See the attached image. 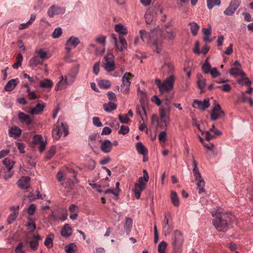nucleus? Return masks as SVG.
I'll return each mask as SVG.
<instances>
[{
	"label": "nucleus",
	"instance_id": "nucleus-1",
	"mask_svg": "<svg viewBox=\"0 0 253 253\" xmlns=\"http://www.w3.org/2000/svg\"><path fill=\"white\" fill-rule=\"evenodd\" d=\"M211 215L214 217L212 220V223L218 231L224 232V229L228 225V222L231 219V214L228 213H221L218 211H212Z\"/></svg>",
	"mask_w": 253,
	"mask_h": 253
},
{
	"label": "nucleus",
	"instance_id": "nucleus-2",
	"mask_svg": "<svg viewBox=\"0 0 253 253\" xmlns=\"http://www.w3.org/2000/svg\"><path fill=\"white\" fill-rule=\"evenodd\" d=\"M173 94L169 93L166 95L165 99L162 101L164 104L159 109L160 116L161 121L165 124V128L166 129L168 124L169 123V115L170 112L171 107L170 106V100L173 98Z\"/></svg>",
	"mask_w": 253,
	"mask_h": 253
},
{
	"label": "nucleus",
	"instance_id": "nucleus-3",
	"mask_svg": "<svg viewBox=\"0 0 253 253\" xmlns=\"http://www.w3.org/2000/svg\"><path fill=\"white\" fill-rule=\"evenodd\" d=\"M175 79L173 75H170L163 82H162L161 80L159 79H155V83L158 86L161 95L165 94L166 93L169 94L173 89Z\"/></svg>",
	"mask_w": 253,
	"mask_h": 253
},
{
	"label": "nucleus",
	"instance_id": "nucleus-4",
	"mask_svg": "<svg viewBox=\"0 0 253 253\" xmlns=\"http://www.w3.org/2000/svg\"><path fill=\"white\" fill-rule=\"evenodd\" d=\"M184 240V237L181 232L176 230L173 232L171 245L175 253H182Z\"/></svg>",
	"mask_w": 253,
	"mask_h": 253
},
{
	"label": "nucleus",
	"instance_id": "nucleus-5",
	"mask_svg": "<svg viewBox=\"0 0 253 253\" xmlns=\"http://www.w3.org/2000/svg\"><path fill=\"white\" fill-rule=\"evenodd\" d=\"M114 56L112 53H108L104 57L105 63H104V68L105 70L111 72L113 71L115 69V64L114 63Z\"/></svg>",
	"mask_w": 253,
	"mask_h": 253
},
{
	"label": "nucleus",
	"instance_id": "nucleus-6",
	"mask_svg": "<svg viewBox=\"0 0 253 253\" xmlns=\"http://www.w3.org/2000/svg\"><path fill=\"white\" fill-rule=\"evenodd\" d=\"M225 115L224 112L221 110V107L218 103L215 104L214 107L211 110V119L214 121L220 118L223 117Z\"/></svg>",
	"mask_w": 253,
	"mask_h": 253
},
{
	"label": "nucleus",
	"instance_id": "nucleus-7",
	"mask_svg": "<svg viewBox=\"0 0 253 253\" xmlns=\"http://www.w3.org/2000/svg\"><path fill=\"white\" fill-rule=\"evenodd\" d=\"M145 18L147 24H151L153 25V28H150L152 33L158 30L159 26L156 24V17L151 12L147 11L145 14Z\"/></svg>",
	"mask_w": 253,
	"mask_h": 253
},
{
	"label": "nucleus",
	"instance_id": "nucleus-8",
	"mask_svg": "<svg viewBox=\"0 0 253 253\" xmlns=\"http://www.w3.org/2000/svg\"><path fill=\"white\" fill-rule=\"evenodd\" d=\"M65 8L53 5L49 8L47 14L50 18H53L55 15L63 14L65 12Z\"/></svg>",
	"mask_w": 253,
	"mask_h": 253
},
{
	"label": "nucleus",
	"instance_id": "nucleus-9",
	"mask_svg": "<svg viewBox=\"0 0 253 253\" xmlns=\"http://www.w3.org/2000/svg\"><path fill=\"white\" fill-rule=\"evenodd\" d=\"M240 5V1L239 0H231L228 6L224 11V14L228 16L232 15L235 13Z\"/></svg>",
	"mask_w": 253,
	"mask_h": 253
},
{
	"label": "nucleus",
	"instance_id": "nucleus-10",
	"mask_svg": "<svg viewBox=\"0 0 253 253\" xmlns=\"http://www.w3.org/2000/svg\"><path fill=\"white\" fill-rule=\"evenodd\" d=\"M192 106L194 108L201 111H205L210 106V100L209 98H206L202 101L198 99H195L193 102Z\"/></svg>",
	"mask_w": 253,
	"mask_h": 253
},
{
	"label": "nucleus",
	"instance_id": "nucleus-11",
	"mask_svg": "<svg viewBox=\"0 0 253 253\" xmlns=\"http://www.w3.org/2000/svg\"><path fill=\"white\" fill-rule=\"evenodd\" d=\"M160 36L164 40L172 41L175 39V34L172 29H162L160 31Z\"/></svg>",
	"mask_w": 253,
	"mask_h": 253
},
{
	"label": "nucleus",
	"instance_id": "nucleus-12",
	"mask_svg": "<svg viewBox=\"0 0 253 253\" xmlns=\"http://www.w3.org/2000/svg\"><path fill=\"white\" fill-rule=\"evenodd\" d=\"M30 178L29 176H23L17 181L19 187L22 189H28L30 187Z\"/></svg>",
	"mask_w": 253,
	"mask_h": 253
},
{
	"label": "nucleus",
	"instance_id": "nucleus-13",
	"mask_svg": "<svg viewBox=\"0 0 253 253\" xmlns=\"http://www.w3.org/2000/svg\"><path fill=\"white\" fill-rule=\"evenodd\" d=\"M18 118L21 123L29 126L32 124V120L30 117L23 112H20L18 114Z\"/></svg>",
	"mask_w": 253,
	"mask_h": 253
},
{
	"label": "nucleus",
	"instance_id": "nucleus-14",
	"mask_svg": "<svg viewBox=\"0 0 253 253\" xmlns=\"http://www.w3.org/2000/svg\"><path fill=\"white\" fill-rule=\"evenodd\" d=\"M100 148L104 153H108L112 149V143L109 140L105 139L102 142Z\"/></svg>",
	"mask_w": 253,
	"mask_h": 253
},
{
	"label": "nucleus",
	"instance_id": "nucleus-15",
	"mask_svg": "<svg viewBox=\"0 0 253 253\" xmlns=\"http://www.w3.org/2000/svg\"><path fill=\"white\" fill-rule=\"evenodd\" d=\"M43 60L36 54H34V56L29 60V64L32 68L37 67L39 64H42Z\"/></svg>",
	"mask_w": 253,
	"mask_h": 253
},
{
	"label": "nucleus",
	"instance_id": "nucleus-16",
	"mask_svg": "<svg viewBox=\"0 0 253 253\" xmlns=\"http://www.w3.org/2000/svg\"><path fill=\"white\" fill-rule=\"evenodd\" d=\"M41 240V238L40 235H34L33 238V240L29 241V243L31 248L33 251H36L39 245V241Z\"/></svg>",
	"mask_w": 253,
	"mask_h": 253
},
{
	"label": "nucleus",
	"instance_id": "nucleus-17",
	"mask_svg": "<svg viewBox=\"0 0 253 253\" xmlns=\"http://www.w3.org/2000/svg\"><path fill=\"white\" fill-rule=\"evenodd\" d=\"M97 136V133H93L90 135L88 138V145L92 151H94V149L97 147L96 141Z\"/></svg>",
	"mask_w": 253,
	"mask_h": 253
},
{
	"label": "nucleus",
	"instance_id": "nucleus-18",
	"mask_svg": "<svg viewBox=\"0 0 253 253\" xmlns=\"http://www.w3.org/2000/svg\"><path fill=\"white\" fill-rule=\"evenodd\" d=\"M60 124L58 121L56 124H54L52 128V136L55 139H58L61 137V128L59 127Z\"/></svg>",
	"mask_w": 253,
	"mask_h": 253
},
{
	"label": "nucleus",
	"instance_id": "nucleus-19",
	"mask_svg": "<svg viewBox=\"0 0 253 253\" xmlns=\"http://www.w3.org/2000/svg\"><path fill=\"white\" fill-rule=\"evenodd\" d=\"M163 69L165 74L173 75L174 71V65L170 62H165L163 65Z\"/></svg>",
	"mask_w": 253,
	"mask_h": 253
},
{
	"label": "nucleus",
	"instance_id": "nucleus-20",
	"mask_svg": "<svg viewBox=\"0 0 253 253\" xmlns=\"http://www.w3.org/2000/svg\"><path fill=\"white\" fill-rule=\"evenodd\" d=\"M62 236L68 238L72 234V228L69 224H65L60 231Z\"/></svg>",
	"mask_w": 253,
	"mask_h": 253
},
{
	"label": "nucleus",
	"instance_id": "nucleus-21",
	"mask_svg": "<svg viewBox=\"0 0 253 253\" xmlns=\"http://www.w3.org/2000/svg\"><path fill=\"white\" fill-rule=\"evenodd\" d=\"M202 32L204 35L203 40L207 42H211L212 41V39H210L211 33V26L209 25L208 28H203Z\"/></svg>",
	"mask_w": 253,
	"mask_h": 253
},
{
	"label": "nucleus",
	"instance_id": "nucleus-22",
	"mask_svg": "<svg viewBox=\"0 0 253 253\" xmlns=\"http://www.w3.org/2000/svg\"><path fill=\"white\" fill-rule=\"evenodd\" d=\"M17 79H15L9 81L4 87V90L8 92L13 90L17 84Z\"/></svg>",
	"mask_w": 253,
	"mask_h": 253
},
{
	"label": "nucleus",
	"instance_id": "nucleus-23",
	"mask_svg": "<svg viewBox=\"0 0 253 253\" xmlns=\"http://www.w3.org/2000/svg\"><path fill=\"white\" fill-rule=\"evenodd\" d=\"M45 106L43 104L38 103L35 107L33 108L30 113L32 115L41 114L43 111Z\"/></svg>",
	"mask_w": 253,
	"mask_h": 253
},
{
	"label": "nucleus",
	"instance_id": "nucleus-24",
	"mask_svg": "<svg viewBox=\"0 0 253 253\" xmlns=\"http://www.w3.org/2000/svg\"><path fill=\"white\" fill-rule=\"evenodd\" d=\"M145 189V186L140 185V184H135L134 188L132 189V191L134 192L135 197L137 199L140 198L141 192Z\"/></svg>",
	"mask_w": 253,
	"mask_h": 253
},
{
	"label": "nucleus",
	"instance_id": "nucleus-25",
	"mask_svg": "<svg viewBox=\"0 0 253 253\" xmlns=\"http://www.w3.org/2000/svg\"><path fill=\"white\" fill-rule=\"evenodd\" d=\"M21 129L16 126H12L9 130V135L10 137L17 138L21 135Z\"/></svg>",
	"mask_w": 253,
	"mask_h": 253
},
{
	"label": "nucleus",
	"instance_id": "nucleus-26",
	"mask_svg": "<svg viewBox=\"0 0 253 253\" xmlns=\"http://www.w3.org/2000/svg\"><path fill=\"white\" fill-rule=\"evenodd\" d=\"M136 148L139 154L142 155L143 156L147 155L148 150L142 142H137L136 144Z\"/></svg>",
	"mask_w": 253,
	"mask_h": 253
},
{
	"label": "nucleus",
	"instance_id": "nucleus-27",
	"mask_svg": "<svg viewBox=\"0 0 253 253\" xmlns=\"http://www.w3.org/2000/svg\"><path fill=\"white\" fill-rule=\"evenodd\" d=\"M133 77V75H132L130 73H127L126 72L124 74L122 78V84H123L124 86H126L130 85V79H132Z\"/></svg>",
	"mask_w": 253,
	"mask_h": 253
},
{
	"label": "nucleus",
	"instance_id": "nucleus-28",
	"mask_svg": "<svg viewBox=\"0 0 253 253\" xmlns=\"http://www.w3.org/2000/svg\"><path fill=\"white\" fill-rule=\"evenodd\" d=\"M198 80L197 84L198 88L201 90V93L203 92V89L206 86V79L203 78L201 74L197 75Z\"/></svg>",
	"mask_w": 253,
	"mask_h": 253
},
{
	"label": "nucleus",
	"instance_id": "nucleus-29",
	"mask_svg": "<svg viewBox=\"0 0 253 253\" xmlns=\"http://www.w3.org/2000/svg\"><path fill=\"white\" fill-rule=\"evenodd\" d=\"M115 30L120 35L122 36L126 35L127 34V30L126 28L124 26L119 23L115 25Z\"/></svg>",
	"mask_w": 253,
	"mask_h": 253
},
{
	"label": "nucleus",
	"instance_id": "nucleus-30",
	"mask_svg": "<svg viewBox=\"0 0 253 253\" xmlns=\"http://www.w3.org/2000/svg\"><path fill=\"white\" fill-rule=\"evenodd\" d=\"M54 238V234L53 233H50L49 235H48L44 241V245L47 248H51L53 246V241Z\"/></svg>",
	"mask_w": 253,
	"mask_h": 253
},
{
	"label": "nucleus",
	"instance_id": "nucleus-31",
	"mask_svg": "<svg viewBox=\"0 0 253 253\" xmlns=\"http://www.w3.org/2000/svg\"><path fill=\"white\" fill-rule=\"evenodd\" d=\"M151 47L154 52L157 53H160L162 49V42L155 41L152 43Z\"/></svg>",
	"mask_w": 253,
	"mask_h": 253
},
{
	"label": "nucleus",
	"instance_id": "nucleus-32",
	"mask_svg": "<svg viewBox=\"0 0 253 253\" xmlns=\"http://www.w3.org/2000/svg\"><path fill=\"white\" fill-rule=\"evenodd\" d=\"M164 228L165 229V235H169L172 230V227L169 225V219L167 217L166 215H165V218L164 220Z\"/></svg>",
	"mask_w": 253,
	"mask_h": 253
},
{
	"label": "nucleus",
	"instance_id": "nucleus-33",
	"mask_svg": "<svg viewBox=\"0 0 253 253\" xmlns=\"http://www.w3.org/2000/svg\"><path fill=\"white\" fill-rule=\"evenodd\" d=\"M117 105L116 103L112 102H109L107 103H105L103 104V108L104 110L106 112H110L113 110L116 109Z\"/></svg>",
	"mask_w": 253,
	"mask_h": 253
},
{
	"label": "nucleus",
	"instance_id": "nucleus-34",
	"mask_svg": "<svg viewBox=\"0 0 253 253\" xmlns=\"http://www.w3.org/2000/svg\"><path fill=\"white\" fill-rule=\"evenodd\" d=\"M53 82L51 80L45 79L40 83V86L42 88H50L53 86Z\"/></svg>",
	"mask_w": 253,
	"mask_h": 253
},
{
	"label": "nucleus",
	"instance_id": "nucleus-35",
	"mask_svg": "<svg viewBox=\"0 0 253 253\" xmlns=\"http://www.w3.org/2000/svg\"><path fill=\"white\" fill-rule=\"evenodd\" d=\"M170 200L172 204L175 207H178L179 205V199L176 192L172 191L170 194Z\"/></svg>",
	"mask_w": 253,
	"mask_h": 253
},
{
	"label": "nucleus",
	"instance_id": "nucleus-36",
	"mask_svg": "<svg viewBox=\"0 0 253 253\" xmlns=\"http://www.w3.org/2000/svg\"><path fill=\"white\" fill-rule=\"evenodd\" d=\"M132 219L128 217H126V223L124 225V228L127 233H128L132 228Z\"/></svg>",
	"mask_w": 253,
	"mask_h": 253
},
{
	"label": "nucleus",
	"instance_id": "nucleus-37",
	"mask_svg": "<svg viewBox=\"0 0 253 253\" xmlns=\"http://www.w3.org/2000/svg\"><path fill=\"white\" fill-rule=\"evenodd\" d=\"M56 147L54 145H52L49 150L47 151L46 156L45 157V161L50 160L55 154Z\"/></svg>",
	"mask_w": 253,
	"mask_h": 253
},
{
	"label": "nucleus",
	"instance_id": "nucleus-38",
	"mask_svg": "<svg viewBox=\"0 0 253 253\" xmlns=\"http://www.w3.org/2000/svg\"><path fill=\"white\" fill-rule=\"evenodd\" d=\"M190 26V31L193 36H196L200 27L197 23L195 22L189 23L188 24Z\"/></svg>",
	"mask_w": 253,
	"mask_h": 253
},
{
	"label": "nucleus",
	"instance_id": "nucleus-39",
	"mask_svg": "<svg viewBox=\"0 0 253 253\" xmlns=\"http://www.w3.org/2000/svg\"><path fill=\"white\" fill-rule=\"evenodd\" d=\"M197 181L196 185L197 186V188L199 189V193L201 194L205 191V189L204 188L205 182L203 178L199 179Z\"/></svg>",
	"mask_w": 253,
	"mask_h": 253
},
{
	"label": "nucleus",
	"instance_id": "nucleus-40",
	"mask_svg": "<svg viewBox=\"0 0 253 253\" xmlns=\"http://www.w3.org/2000/svg\"><path fill=\"white\" fill-rule=\"evenodd\" d=\"M80 42L78 38L71 37L66 42V45L70 44L74 47H75Z\"/></svg>",
	"mask_w": 253,
	"mask_h": 253
},
{
	"label": "nucleus",
	"instance_id": "nucleus-41",
	"mask_svg": "<svg viewBox=\"0 0 253 253\" xmlns=\"http://www.w3.org/2000/svg\"><path fill=\"white\" fill-rule=\"evenodd\" d=\"M202 68L204 73L208 74L210 73L212 68L211 64L209 63L208 61V58H207L205 60L203 65H202Z\"/></svg>",
	"mask_w": 253,
	"mask_h": 253
},
{
	"label": "nucleus",
	"instance_id": "nucleus-42",
	"mask_svg": "<svg viewBox=\"0 0 253 253\" xmlns=\"http://www.w3.org/2000/svg\"><path fill=\"white\" fill-rule=\"evenodd\" d=\"M35 53L37 54V55H38L43 61L45 59L48 58L49 57L47 56V52L44 51L42 49L36 50L35 52Z\"/></svg>",
	"mask_w": 253,
	"mask_h": 253
},
{
	"label": "nucleus",
	"instance_id": "nucleus-43",
	"mask_svg": "<svg viewBox=\"0 0 253 253\" xmlns=\"http://www.w3.org/2000/svg\"><path fill=\"white\" fill-rule=\"evenodd\" d=\"M207 6L209 9H211L215 5L218 6L221 3L220 0H207Z\"/></svg>",
	"mask_w": 253,
	"mask_h": 253
},
{
	"label": "nucleus",
	"instance_id": "nucleus-44",
	"mask_svg": "<svg viewBox=\"0 0 253 253\" xmlns=\"http://www.w3.org/2000/svg\"><path fill=\"white\" fill-rule=\"evenodd\" d=\"M2 163L9 171L12 169L15 162L14 161H10L8 158H5L3 160Z\"/></svg>",
	"mask_w": 253,
	"mask_h": 253
},
{
	"label": "nucleus",
	"instance_id": "nucleus-45",
	"mask_svg": "<svg viewBox=\"0 0 253 253\" xmlns=\"http://www.w3.org/2000/svg\"><path fill=\"white\" fill-rule=\"evenodd\" d=\"M119 40L121 44V46L120 48L119 47L117 51L120 50L122 51L124 49L126 48L127 46V42L126 39L122 36H119Z\"/></svg>",
	"mask_w": 253,
	"mask_h": 253
},
{
	"label": "nucleus",
	"instance_id": "nucleus-46",
	"mask_svg": "<svg viewBox=\"0 0 253 253\" xmlns=\"http://www.w3.org/2000/svg\"><path fill=\"white\" fill-rule=\"evenodd\" d=\"M98 85L101 88L107 89L110 87L111 84L108 80H102L98 83Z\"/></svg>",
	"mask_w": 253,
	"mask_h": 253
},
{
	"label": "nucleus",
	"instance_id": "nucleus-47",
	"mask_svg": "<svg viewBox=\"0 0 253 253\" xmlns=\"http://www.w3.org/2000/svg\"><path fill=\"white\" fill-rule=\"evenodd\" d=\"M167 246L168 244L166 242H161L158 247V251L159 253H166L165 251Z\"/></svg>",
	"mask_w": 253,
	"mask_h": 253
},
{
	"label": "nucleus",
	"instance_id": "nucleus-48",
	"mask_svg": "<svg viewBox=\"0 0 253 253\" xmlns=\"http://www.w3.org/2000/svg\"><path fill=\"white\" fill-rule=\"evenodd\" d=\"M76 247L75 243H71L65 247V251L66 253H74L75 252L74 249Z\"/></svg>",
	"mask_w": 253,
	"mask_h": 253
},
{
	"label": "nucleus",
	"instance_id": "nucleus-49",
	"mask_svg": "<svg viewBox=\"0 0 253 253\" xmlns=\"http://www.w3.org/2000/svg\"><path fill=\"white\" fill-rule=\"evenodd\" d=\"M62 34V30L60 27L56 28L54 29L52 34V37L54 39L59 38Z\"/></svg>",
	"mask_w": 253,
	"mask_h": 253
},
{
	"label": "nucleus",
	"instance_id": "nucleus-50",
	"mask_svg": "<svg viewBox=\"0 0 253 253\" xmlns=\"http://www.w3.org/2000/svg\"><path fill=\"white\" fill-rule=\"evenodd\" d=\"M139 34L140 38L143 42L149 40L150 34L146 31L144 30H141L139 31Z\"/></svg>",
	"mask_w": 253,
	"mask_h": 253
},
{
	"label": "nucleus",
	"instance_id": "nucleus-51",
	"mask_svg": "<svg viewBox=\"0 0 253 253\" xmlns=\"http://www.w3.org/2000/svg\"><path fill=\"white\" fill-rule=\"evenodd\" d=\"M136 112L137 115L140 116L142 114H146V110L143 105H137L136 107Z\"/></svg>",
	"mask_w": 253,
	"mask_h": 253
},
{
	"label": "nucleus",
	"instance_id": "nucleus-52",
	"mask_svg": "<svg viewBox=\"0 0 253 253\" xmlns=\"http://www.w3.org/2000/svg\"><path fill=\"white\" fill-rule=\"evenodd\" d=\"M238 83L241 85L245 84L247 86H250L252 84L251 81L249 78L247 77H244L238 81Z\"/></svg>",
	"mask_w": 253,
	"mask_h": 253
},
{
	"label": "nucleus",
	"instance_id": "nucleus-53",
	"mask_svg": "<svg viewBox=\"0 0 253 253\" xmlns=\"http://www.w3.org/2000/svg\"><path fill=\"white\" fill-rule=\"evenodd\" d=\"M18 213V212H13L9 215L7 219V223L8 224H11L15 220Z\"/></svg>",
	"mask_w": 253,
	"mask_h": 253
},
{
	"label": "nucleus",
	"instance_id": "nucleus-54",
	"mask_svg": "<svg viewBox=\"0 0 253 253\" xmlns=\"http://www.w3.org/2000/svg\"><path fill=\"white\" fill-rule=\"evenodd\" d=\"M119 119L122 124H127L130 121V119L128 118L126 114L119 115Z\"/></svg>",
	"mask_w": 253,
	"mask_h": 253
},
{
	"label": "nucleus",
	"instance_id": "nucleus-55",
	"mask_svg": "<svg viewBox=\"0 0 253 253\" xmlns=\"http://www.w3.org/2000/svg\"><path fill=\"white\" fill-rule=\"evenodd\" d=\"M43 141V139L41 135L36 134L33 137L32 143L34 144H40Z\"/></svg>",
	"mask_w": 253,
	"mask_h": 253
},
{
	"label": "nucleus",
	"instance_id": "nucleus-56",
	"mask_svg": "<svg viewBox=\"0 0 253 253\" xmlns=\"http://www.w3.org/2000/svg\"><path fill=\"white\" fill-rule=\"evenodd\" d=\"M129 128L128 126L122 125L120 127V129L118 131V133L120 134L125 135L128 133Z\"/></svg>",
	"mask_w": 253,
	"mask_h": 253
},
{
	"label": "nucleus",
	"instance_id": "nucleus-57",
	"mask_svg": "<svg viewBox=\"0 0 253 253\" xmlns=\"http://www.w3.org/2000/svg\"><path fill=\"white\" fill-rule=\"evenodd\" d=\"M60 125H61V130H62L63 132H64V136H67L69 132H68V126L67 125V124L65 123H60Z\"/></svg>",
	"mask_w": 253,
	"mask_h": 253
},
{
	"label": "nucleus",
	"instance_id": "nucleus-58",
	"mask_svg": "<svg viewBox=\"0 0 253 253\" xmlns=\"http://www.w3.org/2000/svg\"><path fill=\"white\" fill-rule=\"evenodd\" d=\"M216 87L219 88L225 92H229L231 88V86L228 84H224L222 85L217 86Z\"/></svg>",
	"mask_w": 253,
	"mask_h": 253
},
{
	"label": "nucleus",
	"instance_id": "nucleus-59",
	"mask_svg": "<svg viewBox=\"0 0 253 253\" xmlns=\"http://www.w3.org/2000/svg\"><path fill=\"white\" fill-rule=\"evenodd\" d=\"M240 67H232L230 69L229 71V74L231 75L234 76H238L239 72L240 71Z\"/></svg>",
	"mask_w": 253,
	"mask_h": 253
},
{
	"label": "nucleus",
	"instance_id": "nucleus-60",
	"mask_svg": "<svg viewBox=\"0 0 253 253\" xmlns=\"http://www.w3.org/2000/svg\"><path fill=\"white\" fill-rule=\"evenodd\" d=\"M166 137H167V133H166V131L165 130V131H161L159 133V134L158 135V139L160 141L164 142L166 140V139H167Z\"/></svg>",
	"mask_w": 253,
	"mask_h": 253
},
{
	"label": "nucleus",
	"instance_id": "nucleus-61",
	"mask_svg": "<svg viewBox=\"0 0 253 253\" xmlns=\"http://www.w3.org/2000/svg\"><path fill=\"white\" fill-rule=\"evenodd\" d=\"M30 100H35L38 98L34 91H32L29 88L27 90Z\"/></svg>",
	"mask_w": 253,
	"mask_h": 253
},
{
	"label": "nucleus",
	"instance_id": "nucleus-62",
	"mask_svg": "<svg viewBox=\"0 0 253 253\" xmlns=\"http://www.w3.org/2000/svg\"><path fill=\"white\" fill-rule=\"evenodd\" d=\"M100 71V62H96L93 67V71L94 73L97 75Z\"/></svg>",
	"mask_w": 253,
	"mask_h": 253
},
{
	"label": "nucleus",
	"instance_id": "nucleus-63",
	"mask_svg": "<svg viewBox=\"0 0 253 253\" xmlns=\"http://www.w3.org/2000/svg\"><path fill=\"white\" fill-rule=\"evenodd\" d=\"M151 101L154 102L158 106H160L162 104V101L160 100L158 96L155 95L153 96L151 98Z\"/></svg>",
	"mask_w": 253,
	"mask_h": 253
},
{
	"label": "nucleus",
	"instance_id": "nucleus-64",
	"mask_svg": "<svg viewBox=\"0 0 253 253\" xmlns=\"http://www.w3.org/2000/svg\"><path fill=\"white\" fill-rule=\"evenodd\" d=\"M92 122L93 125L97 127H100L102 126V124L100 121L99 118L98 117H93L92 118Z\"/></svg>",
	"mask_w": 253,
	"mask_h": 253
}]
</instances>
